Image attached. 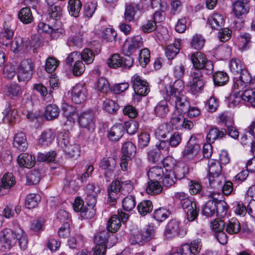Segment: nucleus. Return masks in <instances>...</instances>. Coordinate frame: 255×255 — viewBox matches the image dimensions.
<instances>
[{"mask_svg": "<svg viewBox=\"0 0 255 255\" xmlns=\"http://www.w3.org/2000/svg\"><path fill=\"white\" fill-rule=\"evenodd\" d=\"M155 229L156 227L153 224L147 225L145 231L142 234L143 241L147 243L154 238Z\"/></svg>", "mask_w": 255, "mask_h": 255, "instance_id": "obj_60", "label": "nucleus"}, {"mask_svg": "<svg viewBox=\"0 0 255 255\" xmlns=\"http://www.w3.org/2000/svg\"><path fill=\"white\" fill-rule=\"evenodd\" d=\"M142 46L143 41L140 35L128 37L125 42L123 51L126 55L129 56L131 54L138 51Z\"/></svg>", "mask_w": 255, "mask_h": 255, "instance_id": "obj_6", "label": "nucleus"}, {"mask_svg": "<svg viewBox=\"0 0 255 255\" xmlns=\"http://www.w3.org/2000/svg\"><path fill=\"white\" fill-rule=\"evenodd\" d=\"M17 162L20 166L29 168L35 165V158L31 154L23 153L18 156Z\"/></svg>", "mask_w": 255, "mask_h": 255, "instance_id": "obj_26", "label": "nucleus"}, {"mask_svg": "<svg viewBox=\"0 0 255 255\" xmlns=\"http://www.w3.org/2000/svg\"><path fill=\"white\" fill-rule=\"evenodd\" d=\"M208 179L210 186L215 189H219L222 187V185L225 182V178L222 174H215L213 176H209Z\"/></svg>", "mask_w": 255, "mask_h": 255, "instance_id": "obj_35", "label": "nucleus"}, {"mask_svg": "<svg viewBox=\"0 0 255 255\" xmlns=\"http://www.w3.org/2000/svg\"><path fill=\"white\" fill-rule=\"evenodd\" d=\"M172 172L174 177L176 179H181L184 178L188 173V168L185 165H178L174 167Z\"/></svg>", "mask_w": 255, "mask_h": 255, "instance_id": "obj_57", "label": "nucleus"}, {"mask_svg": "<svg viewBox=\"0 0 255 255\" xmlns=\"http://www.w3.org/2000/svg\"><path fill=\"white\" fill-rule=\"evenodd\" d=\"M186 234V230L181 228L179 222L176 220L169 222L164 231V235L167 238H171L177 235L183 237Z\"/></svg>", "mask_w": 255, "mask_h": 255, "instance_id": "obj_15", "label": "nucleus"}, {"mask_svg": "<svg viewBox=\"0 0 255 255\" xmlns=\"http://www.w3.org/2000/svg\"><path fill=\"white\" fill-rule=\"evenodd\" d=\"M224 24L223 16L219 13H214L207 19L206 26L213 29L220 30Z\"/></svg>", "mask_w": 255, "mask_h": 255, "instance_id": "obj_22", "label": "nucleus"}, {"mask_svg": "<svg viewBox=\"0 0 255 255\" xmlns=\"http://www.w3.org/2000/svg\"><path fill=\"white\" fill-rule=\"evenodd\" d=\"M13 36V32L11 29H5L0 33V43L4 45H8Z\"/></svg>", "mask_w": 255, "mask_h": 255, "instance_id": "obj_59", "label": "nucleus"}, {"mask_svg": "<svg viewBox=\"0 0 255 255\" xmlns=\"http://www.w3.org/2000/svg\"><path fill=\"white\" fill-rule=\"evenodd\" d=\"M48 8L47 12L49 17L55 20L59 19L62 15V8L60 6L50 4Z\"/></svg>", "mask_w": 255, "mask_h": 255, "instance_id": "obj_54", "label": "nucleus"}, {"mask_svg": "<svg viewBox=\"0 0 255 255\" xmlns=\"http://www.w3.org/2000/svg\"><path fill=\"white\" fill-rule=\"evenodd\" d=\"M110 236V234L107 230L100 232L95 236L94 243L96 245L107 246L106 244Z\"/></svg>", "mask_w": 255, "mask_h": 255, "instance_id": "obj_46", "label": "nucleus"}, {"mask_svg": "<svg viewBox=\"0 0 255 255\" xmlns=\"http://www.w3.org/2000/svg\"><path fill=\"white\" fill-rule=\"evenodd\" d=\"M229 68L231 72L234 74H238L240 73L241 76L244 71L247 70L243 68L241 61L239 59H232L229 63Z\"/></svg>", "mask_w": 255, "mask_h": 255, "instance_id": "obj_47", "label": "nucleus"}, {"mask_svg": "<svg viewBox=\"0 0 255 255\" xmlns=\"http://www.w3.org/2000/svg\"><path fill=\"white\" fill-rule=\"evenodd\" d=\"M69 92L72 100L76 104H81L86 100L87 90L82 84H76Z\"/></svg>", "mask_w": 255, "mask_h": 255, "instance_id": "obj_17", "label": "nucleus"}, {"mask_svg": "<svg viewBox=\"0 0 255 255\" xmlns=\"http://www.w3.org/2000/svg\"><path fill=\"white\" fill-rule=\"evenodd\" d=\"M55 132L50 129H47L42 132L38 139V144L42 146H46L52 143L55 138Z\"/></svg>", "mask_w": 255, "mask_h": 255, "instance_id": "obj_25", "label": "nucleus"}, {"mask_svg": "<svg viewBox=\"0 0 255 255\" xmlns=\"http://www.w3.org/2000/svg\"><path fill=\"white\" fill-rule=\"evenodd\" d=\"M121 220L118 215H113L109 220L107 224V231L115 233L120 228Z\"/></svg>", "mask_w": 255, "mask_h": 255, "instance_id": "obj_49", "label": "nucleus"}, {"mask_svg": "<svg viewBox=\"0 0 255 255\" xmlns=\"http://www.w3.org/2000/svg\"><path fill=\"white\" fill-rule=\"evenodd\" d=\"M208 176L215 174H222V167L220 162L215 159H211L208 161Z\"/></svg>", "mask_w": 255, "mask_h": 255, "instance_id": "obj_38", "label": "nucleus"}, {"mask_svg": "<svg viewBox=\"0 0 255 255\" xmlns=\"http://www.w3.org/2000/svg\"><path fill=\"white\" fill-rule=\"evenodd\" d=\"M125 128L122 124H118L112 127L108 132L109 139L113 141H118L123 135Z\"/></svg>", "mask_w": 255, "mask_h": 255, "instance_id": "obj_24", "label": "nucleus"}, {"mask_svg": "<svg viewBox=\"0 0 255 255\" xmlns=\"http://www.w3.org/2000/svg\"><path fill=\"white\" fill-rule=\"evenodd\" d=\"M201 247V240L197 239L193 241L190 245L187 244L183 245L179 249V252L181 255L187 254L188 253L196 255L199 253Z\"/></svg>", "mask_w": 255, "mask_h": 255, "instance_id": "obj_21", "label": "nucleus"}, {"mask_svg": "<svg viewBox=\"0 0 255 255\" xmlns=\"http://www.w3.org/2000/svg\"><path fill=\"white\" fill-rule=\"evenodd\" d=\"M122 155L128 158H133L136 153V146L131 141L125 142L122 148Z\"/></svg>", "mask_w": 255, "mask_h": 255, "instance_id": "obj_39", "label": "nucleus"}, {"mask_svg": "<svg viewBox=\"0 0 255 255\" xmlns=\"http://www.w3.org/2000/svg\"><path fill=\"white\" fill-rule=\"evenodd\" d=\"M26 184H36L40 180V173L37 170H31L26 174Z\"/></svg>", "mask_w": 255, "mask_h": 255, "instance_id": "obj_53", "label": "nucleus"}, {"mask_svg": "<svg viewBox=\"0 0 255 255\" xmlns=\"http://www.w3.org/2000/svg\"><path fill=\"white\" fill-rule=\"evenodd\" d=\"M4 118H6L8 122H12L17 116V110L12 107L9 103H7L3 112Z\"/></svg>", "mask_w": 255, "mask_h": 255, "instance_id": "obj_55", "label": "nucleus"}, {"mask_svg": "<svg viewBox=\"0 0 255 255\" xmlns=\"http://www.w3.org/2000/svg\"><path fill=\"white\" fill-rule=\"evenodd\" d=\"M31 45L30 40L28 38L17 37L11 43V48L15 53L24 52L30 48Z\"/></svg>", "mask_w": 255, "mask_h": 255, "instance_id": "obj_20", "label": "nucleus"}, {"mask_svg": "<svg viewBox=\"0 0 255 255\" xmlns=\"http://www.w3.org/2000/svg\"><path fill=\"white\" fill-rule=\"evenodd\" d=\"M33 68L31 60L27 59L21 61L17 69L18 80L19 81H28L31 77Z\"/></svg>", "mask_w": 255, "mask_h": 255, "instance_id": "obj_7", "label": "nucleus"}, {"mask_svg": "<svg viewBox=\"0 0 255 255\" xmlns=\"http://www.w3.org/2000/svg\"><path fill=\"white\" fill-rule=\"evenodd\" d=\"M172 128L177 130L183 128L190 129L193 127L192 122L186 120L182 113L174 112L170 120Z\"/></svg>", "mask_w": 255, "mask_h": 255, "instance_id": "obj_10", "label": "nucleus"}, {"mask_svg": "<svg viewBox=\"0 0 255 255\" xmlns=\"http://www.w3.org/2000/svg\"><path fill=\"white\" fill-rule=\"evenodd\" d=\"M224 135L223 131H219L217 128H212L207 135V141L209 143H213L216 139L222 137Z\"/></svg>", "mask_w": 255, "mask_h": 255, "instance_id": "obj_51", "label": "nucleus"}, {"mask_svg": "<svg viewBox=\"0 0 255 255\" xmlns=\"http://www.w3.org/2000/svg\"><path fill=\"white\" fill-rule=\"evenodd\" d=\"M13 145L20 151H24L27 147V142L25 134L20 132L14 137Z\"/></svg>", "mask_w": 255, "mask_h": 255, "instance_id": "obj_30", "label": "nucleus"}, {"mask_svg": "<svg viewBox=\"0 0 255 255\" xmlns=\"http://www.w3.org/2000/svg\"><path fill=\"white\" fill-rule=\"evenodd\" d=\"M191 60L195 68L202 71V73L210 74L213 71V65L212 62L208 60L204 54L201 52H196L191 56Z\"/></svg>", "mask_w": 255, "mask_h": 255, "instance_id": "obj_5", "label": "nucleus"}, {"mask_svg": "<svg viewBox=\"0 0 255 255\" xmlns=\"http://www.w3.org/2000/svg\"><path fill=\"white\" fill-rule=\"evenodd\" d=\"M14 236L15 240L18 241L20 249L25 250L27 247L28 240L23 230L19 227L15 229L14 231Z\"/></svg>", "mask_w": 255, "mask_h": 255, "instance_id": "obj_33", "label": "nucleus"}, {"mask_svg": "<svg viewBox=\"0 0 255 255\" xmlns=\"http://www.w3.org/2000/svg\"><path fill=\"white\" fill-rule=\"evenodd\" d=\"M6 96L12 99H16L22 94L21 87L16 84L7 85L4 90Z\"/></svg>", "mask_w": 255, "mask_h": 255, "instance_id": "obj_27", "label": "nucleus"}, {"mask_svg": "<svg viewBox=\"0 0 255 255\" xmlns=\"http://www.w3.org/2000/svg\"><path fill=\"white\" fill-rule=\"evenodd\" d=\"M249 80V77L248 75H245L244 76L235 77L233 79V85L232 89L234 94H232L229 98V106L230 107H234L238 106L242 101H243V97L242 96L244 92V89L246 87L253 88L255 86V83H248Z\"/></svg>", "mask_w": 255, "mask_h": 255, "instance_id": "obj_2", "label": "nucleus"}, {"mask_svg": "<svg viewBox=\"0 0 255 255\" xmlns=\"http://www.w3.org/2000/svg\"><path fill=\"white\" fill-rule=\"evenodd\" d=\"M166 99L161 100L155 106L154 112L156 116L159 118H164L169 112V107Z\"/></svg>", "mask_w": 255, "mask_h": 255, "instance_id": "obj_32", "label": "nucleus"}, {"mask_svg": "<svg viewBox=\"0 0 255 255\" xmlns=\"http://www.w3.org/2000/svg\"><path fill=\"white\" fill-rule=\"evenodd\" d=\"M168 167L167 164L165 162L163 163V167L155 166L149 169L147 172V176L149 179L158 180H160L164 174V170Z\"/></svg>", "mask_w": 255, "mask_h": 255, "instance_id": "obj_23", "label": "nucleus"}, {"mask_svg": "<svg viewBox=\"0 0 255 255\" xmlns=\"http://www.w3.org/2000/svg\"><path fill=\"white\" fill-rule=\"evenodd\" d=\"M18 18L25 24L31 23L33 20V16L30 9L28 7L22 8L18 13Z\"/></svg>", "mask_w": 255, "mask_h": 255, "instance_id": "obj_45", "label": "nucleus"}, {"mask_svg": "<svg viewBox=\"0 0 255 255\" xmlns=\"http://www.w3.org/2000/svg\"><path fill=\"white\" fill-rule=\"evenodd\" d=\"M60 113L59 108L55 104H49L45 109L44 117L47 121H52L56 119Z\"/></svg>", "mask_w": 255, "mask_h": 255, "instance_id": "obj_29", "label": "nucleus"}, {"mask_svg": "<svg viewBox=\"0 0 255 255\" xmlns=\"http://www.w3.org/2000/svg\"><path fill=\"white\" fill-rule=\"evenodd\" d=\"M119 105L114 101L106 99L103 103V108L107 112L112 114L119 109Z\"/></svg>", "mask_w": 255, "mask_h": 255, "instance_id": "obj_61", "label": "nucleus"}, {"mask_svg": "<svg viewBox=\"0 0 255 255\" xmlns=\"http://www.w3.org/2000/svg\"><path fill=\"white\" fill-rule=\"evenodd\" d=\"M153 209L152 203L149 200H143L137 205L139 214L142 216L150 212Z\"/></svg>", "mask_w": 255, "mask_h": 255, "instance_id": "obj_50", "label": "nucleus"}, {"mask_svg": "<svg viewBox=\"0 0 255 255\" xmlns=\"http://www.w3.org/2000/svg\"><path fill=\"white\" fill-rule=\"evenodd\" d=\"M213 80L216 85L222 86L228 81L229 76L227 73L219 71L213 75Z\"/></svg>", "mask_w": 255, "mask_h": 255, "instance_id": "obj_52", "label": "nucleus"}, {"mask_svg": "<svg viewBox=\"0 0 255 255\" xmlns=\"http://www.w3.org/2000/svg\"><path fill=\"white\" fill-rule=\"evenodd\" d=\"M180 40H177L173 44L168 45L165 49V53L168 59H173L179 52L180 51Z\"/></svg>", "mask_w": 255, "mask_h": 255, "instance_id": "obj_36", "label": "nucleus"}, {"mask_svg": "<svg viewBox=\"0 0 255 255\" xmlns=\"http://www.w3.org/2000/svg\"><path fill=\"white\" fill-rule=\"evenodd\" d=\"M169 212L166 209L160 208L154 211L153 217L157 221L162 222L167 218Z\"/></svg>", "mask_w": 255, "mask_h": 255, "instance_id": "obj_63", "label": "nucleus"}, {"mask_svg": "<svg viewBox=\"0 0 255 255\" xmlns=\"http://www.w3.org/2000/svg\"><path fill=\"white\" fill-rule=\"evenodd\" d=\"M63 115L68 121L74 122L78 117L75 112V108L71 105L65 104L62 106Z\"/></svg>", "mask_w": 255, "mask_h": 255, "instance_id": "obj_41", "label": "nucleus"}, {"mask_svg": "<svg viewBox=\"0 0 255 255\" xmlns=\"http://www.w3.org/2000/svg\"><path fill=\"white\" fill-rule=\"evenodd\" d=\"M133 88L135 93L140 96H145L149 91L148 85L142 77L135 74L131 78Z\"/></svg>", "mask_w": 255, "mask_h": 255, "instance_id": "obj_13", "label": "nucleus"}, {"mask_svg": "<svg viewBox=\"0 0 255 255\" xmlns=\"http://www.w3.org/2000/svg\"><path fill=\"white\" fill-rule=\"evenodd\" d=\"M181 204L186 213L187 219L189 221H194L198 215L196 204L188 199V197L183 201H181Z\"/></svg>", "mask_w": 255, "mask_h": 255, "instance_id": "obj_18", "label": "nucleus"}, {"mask_svg": "<svg viewBox=\"0 0 255 255\" xmlns=\"http://www.w3.org/2000/svg\"><path fill=\"white\" fill-rule=\"evenodd\" d=\"M200 145L195 136H191L186 146L182 152L183 158L185 160H194L197 163L199 160Z\"/></svg>", "mask_w": 255, "mask_h": 255, "instance_id": "obj_4", "label": "nucleus"}, {"mask_svg": "<svg viewBox=\"0 0 255 255\" xmlns=\"http://www.w3.org/2000/svg\"><path fill=\"white\" fill-rule=\"evenodd\" d=\"M217 208L216 202L209 200L202 208V213L207 217H211L216 213Z\"/></svg>", "mask_w": 255, "mask_h": 255, "instance_id": "obj_40", "label": "nucleus"}, {"mask_svg": "<svg viewBox=\"0 0 255 255\" xmlns=\"http://www.w3.org/2000/svg\"><path fill=\"white\" fill-rule=\"evenodd\" d=\"M15 183V181L13 174L11 173H5L1 179V185H0V194H4L6 192L3 190L10 188Z\"/></svg>", "mask_w": 255, "mask_h": 255, "instance_id": "obj_28", "label": "nucleus"}, {"mask_svg": "<svg viewBox=\"0 0 255 255\" xmlns=\"http://www.w3.org/2000/svg\"><path fill=\"white\" fill-rule=\"evenodd\" d=\"M82 3L79 0H69L68 9L70 14L77 17L81 9Z\"/></svg>", "mask_w": 255, "mask_h": 255, "instance_id": "obj_44", "label": "nucleus"}, {"mask_svg": "<svg viewBox=\"0 0 255 255\" xmlns=\"http://www.w3.org/2000/svg\"><path fill=\"white\" fill-rule=\"evenodd\" d=\"M174 173L172 170L170 169H165V172L163 177L161 178L163 185L166 187H170L173 185L175 182L176 178L174 177Z\"/></svg>", "mask_w": 255, "mask_h": 255, "instance_id": "obj_48", "label": "nucleus"}, {"mask_svg": "<svg viewBox=\"0 0 255 255\" xmlns=\"http://www.w3.org/2000/svg\"><path fill=\"white\" fill-rule=\"evenodd\" d=\"M133 189V184L130 180L121 181L118 179L113 181L108 188L109 200L112 201V204L116 202L118 193L120 191L123 193H129Z\"/></svg>", "mask_w": 255, "mask_h": 255, "instance_id": "obj_3", "label": "nucleus"}, {"mask_svg": "<svg viewBox=\"0 0 255 255\" xmlns=\"http://www.w3.org/2000/svg\"><path fill=\"white\" fill-rule=\"evenodd\" d=\"M146 191L148 194L156 195L160 193L162 191V186L157 180L149 179Z\"/></svg>", "mask_w": 255, "mask_h": 255, "instance_id": "obj_37", "label": "nucleus"}, {"mask_svg": "<svg viewBox=\"0 0 255 255\" xmlns=\"http://www.w3.org/2000/svg\"><path fill=\"white\" fill-rule=\"evenodd\" d=\"M78 121L79 126L83 128L89 130L94 128V115L91 111L81 113L78 116Z\"/></svg>", "mask_w": 255, "mask_h": 255, "instance_id": "obj_19", "label": "nucleus"}, {"mask_svg": "<svg viewBox=\"0 0 255 255\" xmlns=\"http://www.w3.org/2000/svg\"><path fill=\"white\" fill-rule=\"evenodd\" d=\"M241 230V226L238 220L233 218L229 220L226 225V230L229 234H237Z\"/></svg>", "mask_w": 255, "mask_h": 255, "instance_id": "obj_42", "label": "nucleus"}, {"mask_svg": "<svg viewBox=\"0 0 255 255\" xmlns=\"http://www.w3.org/2000/svg\"><path fill=\"white\" fill-rule=\"evenodd\" d=\"M183 82L178 79L173 84L165 85L161 93L165 99L175 98V111L177 113H184L189 108V103L184 95Z\"/></svg>", "mask_w": 255, "mask_h": 255, "instance_id": "obj_1", "label": "nucleus"}, {"mask_svg": "<svg viewBox=\"0 0 255 255\" xmlns=\"http://www.w3.org/2000/svg\"><path fill=\"white\" fill-rule=\"evenodd\" d=\"M15 243L14 231L5 229L0 233V250L2 252L9 251Z\"/></svg>", "mask_w": 255, "mask_h": 255, "instance_id": "obj_9", "label": "nucleus"}, {"mask_svg": "<svg viewBox=\"0 0 255 255\" xmlns=\"http://www.w3.org/2000/svg\"><path fill=\"white\" fill-rule=\"evenodd\" d=\"M248 0H237L232 4V11L236 17L242 18L249 12Z\"/></svg>", "mask_w": 255, "mask_h": 255, "instance_id": "obj_16", "label": "nucleus"}, {"mask_svg": "<svg viewBox=\"0 0 255 255\" xmlns=\"http://www.w3.org/2000/svg\"><path fill=\"white\" fill-rule=\"evenodd\" d=\"M116 166V160L112 157L104 158L100 162V167L105 171L106 175L111 173Z\"/></svg>", "mask_w": 255, "mask_h": 255, "instance_id": "obj_34", "label": "nucleus"}, {"mask_svg": "<svg viewBox=\"0 0 255 255\" xmlns=\"http://www.w3.org/2000/svg\"><path fill=\"white\" fill-rule=\"evenodd\" d=\"M63 138L59 139L58 144L63 151L71 157H77L80 155V147L77 144L69 143L67 135H63Z\"/></svg>", "mask_w": 255, "mask_h": 255, "instance_id": "obj_12", "label": "nucleus"}, {"mask_svg": "<svg viewBox=\"0 0 255 255\" xmlns=\"http://www.w3.org/2000/svg\"><path fill=\"white\" fill-rule=\"evenodd\" d=\"M107 63L108 66L112 68L123 67L128 69L132 66L133 59L130 56H128L124 60L119 54H114L109 58Z\"/></svg>", "mask_w": 255, "mask_h": 255, "instance_id": "obj_8", "label": "nucleus"}, {"mask_svg": "<svg viewBox=\"0 0 255 255\" xmlns=\"http://www.w3.org/2000/svg\"><path fill=\"white\" fill-rule=\"evenodd\" d=\"M205 40L200 34H195L193 35L191 44L194 48L199 50L204 45Z\"/></svg>", "mask_w": 255, "mask_h": 255, "instance_id": "obj_62", "label": "nucleus"}, {"mask_svg": "<svg viewBox=\"0 0 255 255\" xmlns=\"http://www.w3.org/2000/svg\"><path fill=\"white\" fill-rule=\"evenodd\" d=\"M245 75H248L249 77V84L252 83H255V86L253 88L246 87L244 90V92L242 96L243 97V101L249 103L253 107H255V76L252 77L248 70H245L242 74V76Z\"/></svg>", "mask_w": 255, "mask_h": 255, "instance_id": "obj_14", "label": "nucleus"}, {"mask_svg": "<svg viewBox=\"0 0 255 255\" xmlns=\"http://www.w3.org/2000/svg\"><path fill=\"white\" fill-rule=\"evenodd\" d=\"M41 199L39 195L29 194L25 198V205L27 208L32 209L37 206Z\"/></svg>", "mask_w": 255, "mask_h": 255, "instance_id": "obj_43", "label": "nucleus"}, {"mask_svg": "<svg viewBox=\"0 0 255 255\" xmlns=\"http://www.w3.org/2000/svg\"><path fill=\"white\" fill-rule=\"evenodd\" d=\"M95 58V54L92 50L86 48L81 53V58L86 64L92 63Z\"/></svg>", "mask_w": 255, "mask_h": 255, "instance_id": "obj_64", "label": "nucleus"}, {"mask_svg": "<svg viewBox=\"0 0 255 255\" xmlns=\"http://www.w3.org/2000/svg\"><path fill=\"white\" fill-rule=\"evenodd\" d=\"M251 42V35L249 33H241L238 36L239 47L242 51H246L250 49Z\"/></svg>", "mask_w": 255, "mask_h": 255, "instance_id": "obj_31", "label": "nucleus"}, {"mask_svg": "<svg viewBox=\"0 0 255 255\" xmlns=\"http://www.w3.org/2000/svg\"><path fill=\"white\" fill-rule=\"evenodd\" d=\"M96 89L99 92L103 93L109 92L110 87L108 80L103 77L100 78L97 82Z\"/></svg>", "mask_w": 255, "mask_h": 255, "instance_id": "obj_56", "label": "nucleus"}, {"mask_svg": "<svg viewBox=\"0 0 255 255\" xmlns=\"http://www.w3.org/2000/svg\"><path fill=\"white\" fill-rule=\"evenodd\" d=\"M136 205L135 198L132 196L126 197L122 201V206L124 210L130 211L134 208Z\"/></svg>", "mask_w": 255, "mask_h": 255, "instance_id": "obj_58", "label": "nucleus"}, {"mask_svg": "<svg viewBox=\"0 0 255 255\" xmlns=\"http://www.w3.org/2000/svg\"><path fill=\"white\" fill-rule=\"evenodd\" d=\"M192 80L190 82V91L194 95L201 92L205 85L202 71L194 69L191 73Z\"/></svg>", "mask_w": 255, "mask_h": 255, "instance_id": "obj_11", "label": "nucleus"}]
</instances>
